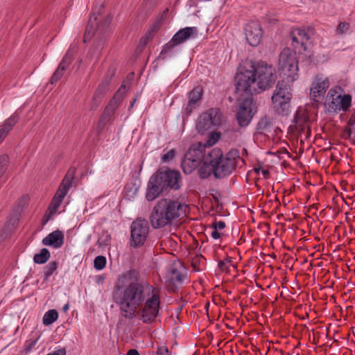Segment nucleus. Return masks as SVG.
Instances as JSON below:
<instances>
[{"label": "nucleus", "instance_id": "f257e3e1", "mask_svg": "<svg viewBox=\"0 0 355 355\" xmlns=\"http://www.w3.org/2000/svg\"><path fill=\"white\" fill-rule=\"evenodd\" d=\"M153 291L154 287L141 279L140 272L132 268L118 276L112 291V300L119 306L121 318L132 320L137 316L138 308Z\"/></svg>", "mask_w": 355, "mask_h": 355}, {"label": "nucleus", "instance_id": "f03ea898", "mask_svg": "<svg viewBox=\"0 0 355 355\" xmlns=\"http://www.w3.org/2000/svg\"><path fill=\"white\" fill-rule=\"evenodd\" d=\"M276 79L277 72L272 65L263 61H247L239 67L234 78L236 90L252 96L259 89L271 88Z\"/></svg>", "mask_w": 355, "mask_h": 355}, {"label": "nucleus", "instance_id": "7ed1b4c3", "mask_svg": "<svg viewBox=\"0 0 355 355\" xmlns=\"http://www.w3.org/2000/svg\"><path fill=\"white\" fill-rule=\"evenodd\" d=\"M298 71V60L295 53L288 48L284 49L279 56V71L284 80L277 82L271 98L272 107L279 115L286 116L289 113L292 93L288 83L297 80Z\"/></svg>", "mask_w": 355, "mask_h": 355}, {"label": "nucleus", "instance_id": "20e7f679", "mask_svg": "<svg viewBox=\"0 0 355 355\" xmlns=\"http://www.w3.org/2000/svg\"><path fill=\"white\" fill-rule=\"evenodd\" d=\"M181 173L168 168H159L154 173L147 183L146 199L150 202L171 190H178L181 187Z\"/></svg>", "mask_w": 355, "mask_h": 355}, {"label": "nucleus", "instance_id": "39448f33", "mask_svg": "<svg viewBox=\"0 0 355 355\" xmlns=\"http://www.w3.org/2000/svg\"><path fill=\"white\" fill-rule=\"evenodd\" d=\"M182 205L178 200L163 198L157 202L149 219L154 229L171 225L173 220L180 216Z\"/></svg>", "mask_w": 355, "mask_h": 355}, {"label": "nucleus", "instance_id": "423d86ee", "mask_svg": "<svg viewBox=\"0 0 355 355\" xmlns=\"http://www.w3.org/2000/svg\"><path fill=\"white\" fill-rule=\"evenodd\" d=\"M352 105V96L349 94L342 96L335 89L331 88L327 95L324 107L328 113L347 112Z\"/></svg>", "mask_w": 355, "mask_h": 355}, {"label": "nucleus", "instance_id": "0eeeda50", "mask_svg": "<svg viewBox=\"0 0 355 355\" xmlns=\"http://www.w3.org/2000/svg\"><path fill=\"white\" fill-rule=\"evenodd\" d=\"M213 163L214 177L216 179H223L229 176L235 169L234 165L230 164L224 158L223 151L219 148H214L209 153Z\"/></svg>", "mask_w": 355, "mask_h": 355}, {"label": "nucleus", "instance_id": "6e6552de", "mask_svg": "<svg viewBox=\"0 0 355 355\" xmlns=\"http://www.w3.org/2000/svg\"><path fill=\"white\" fill-rule=\"evenodd\" d=\"M223 113L218 107H211L202 113L196 123V130L203 135L212 128L218 126L222 122Z\"/></svg>", "mask_w": 355, "mask_h": 355}, {"label": "nucleus", "instance_id": "1a4fd4ad", "mask_svg": "<svg viewBox=\"0 0 355 355\" xmlns=\"http://www.w3.org/2000/svg\"><path fill=\"white\" fill-rule=\"evenodd\" d=\"M149 224L147 220L137 218L130 226V246L139 248L143 246L149 234Z\"/></svg>", "mask_w": 355, "mask_h": 355}, {"label": "nucleus", "instance_id": "9d476101", "mask_svg": "<svg viewBox=\"0 0 355 355\" xmlns=\"http://www.w3.org/2000/svg\"><path fill=\"white\" fill-rule=\"evenodd\" d=\"M145 302L137 310V315H141L145 324L152 323L157 318L160 306V297L157 293H152L146 298Z\"/></svg>", "mask_w": 355, "mask_h": 355}, {"label": "nucleus", "instance_id": "9b49d317", "mask_svg": "<svg viewBox=\"0 0 355 355\" xmlns=\"http://www.w3.org/2000/svg\"><path fill=\"white\" fill-rule=\"evenodd\" d=\"M103 10V5L99 8L96 7L92 10V16H91L84 34V42L90 40L94 34L96 32H103L108 28L111 22V17H107L101 22L97 21L98 16L101 15Z\"/></svg>", "mask_w": 355, "mask_h": 355}, {"label": "nucleus", "instance_id": "f8f14e48", "mask_svg": "<svg viewBox=\"0 0 355 355\" xmlns=\"http://www.w3.org/2000/svg\"><path fill=\"white\" fill-rule=\"evenodd\" d=\"M253 105L254 101L252 98H246L240 103L236 114V117L240 127H247L252 121L254 114L252 111Z\"/></svg>", "mask_w": 355, "mask_h": 355}, {"label": "nucleus", "instance_id": "ddd939ff", "mask_svg": "<svg viewBox=\"0 0 355 355\" xmlns=\"http://www.w3.org/2000/svg\"><path fill=\"white\" fill-rule=\"evenodd\" d=\"M185 277V268L182 264L180 263H173L171 265L166 275V279L173 292H177L178 290L176 284H182Z\"/></svg>", "mask_w": 355, "mask_h": 355}, {"label": "nucleus", "instance_id": "4468645a", "mask_svg": "<svg viewBox=\"0 0 355 355\" xmlns=\"http://www.w3.org/2000/svg\"><path fill=\"white\" fill-rule=\"evenodd\" d=\"M245 38L252 46H257L263 37V31L259 22L251 21L245 28Z\"/></svg>", "mask_w": 355, "mask_h": 355}, {"label": "nucleus", "instance_id": "2eb2a0df", "mask_svg": "<svg viewBox=\"0 0 355 355\" xmlns=\"http://www.w3.org/2000/svg\"><path fill=\"white\" fill-rule=\"evenodd\" d=\"M329 87V81L327 78H323L322 76H316L310 88L312 101L316 103L319 102L323 98Z\"/></svg>", "mask_w": 355, "mask_h": 355}, {"label": "nucleus", "instance_id": "dca6fc26", "mask_svg": "<svg viewBox=\"0 0 355 355\" xmlns=\"http://www.w3.org/2000/svg\"><path fill=\"white\" fill-rule=\"evenodd\" d=\"M76 171V169L75 167L71 166L69 168L53 198L62 201L67 195L69 189L71 186Z\"/></svg>", "mask_w": 355, "mask_h": 355}, {"label": "nucleus", "instance_id": "f3484780", "mask_svg": "<svg viewBox=\"0 0 355 355\" xmlns=\"http://www.w3.org/2000/svg\"><path fill=\"white\" fill-rule=\"evenodd\" d=\"M198 28L196 26L185 27L180 29L172 37L173 41L176 44H181L188 40L194 39L198 36Z\"/></svg>", "mask_w": 355, "mask_h": 355}, {"label": "nucleus", "instance_id": "a211bd4d", "mask_svg": "<svg viewBox=\"0 0 355 355\" xmlns=\"http://www.w3.org/2000/svg\"><path fill=\"white\" fill-rule=\"evenodd\" d=\"M109 78H105L103 82L98 85L92 98V102L90 106L91 110H96L99 106L102 99L109 90Z\"/></svg>", "mask_w": 355, "mask_h": 355}, {"label": "nucleus", "instance_id": "6ab92c4d", "mask_svg": "<svg viewBox=\"0 0 355 355\" xmlns=\"http://www.w3.org/2000/svg\"><path fill=\"white\" fill-rule=\"evenodd\" d=\"M293 122L299 136L302 137L303 135H304V139H308L311 136V129L308 125V119L306 117L301 116L297 112L295 114Z\"/></svg>", "mask_w": 355, "mask_h": 355}, {"label": "nucleus", "instance_id": "aec40b11", "mask_svg": "<svg viewBox=\"0 0 355 355\" xmlns=\"http://www.w3.org/2000/svg\"><path fill=\"white\" fill-rule=\"evenodd\" d=\"M64 240V236L62 231L57 230L49 234L42 239V244L47 246H52L55 248H60Z\"/></svg>", "mask_w": 355, "mask_h": 355}, {"label": "nucleus", "instance_id": "412c9836", "mask_svg": "<svg viewBox=\"0 0 355 355\" xmlns=\"http://www.w3.org/2000/svg\"><path fill=\"white\" fill-rule=\"evenodd\" d=\"M202 95V89L200 87H195L189 92L188 103L185 107L187 116L190 115L193 110L198 106L197 103L200 101Z\"/></svg>", "mask_w": 355, "mask_h": 355}, {"label": "nucleus", "instance_id": "4be33fe9", "mask_svg": "<svg viewBox=\"0 0 355 355\" xmlns=\"http://www.w3.org/2000/svg\"><path fill=\"white\" fill-rule=\"evenodd\" d=\"M205 146H202L200 143L198 144H193L191 146L184 157H187V159H193L194 162L201 163L205 158Z\"/></svg>", "mask_w": 355, "mask_h": 355}, {"label": "nucleus", "instance_id": "5701e85b", "mask_svg": "<svg viewBox=\"0 0 355 355\" xmlns=\"http://www.w3.org/2000/svg\"><path fill=\"white\" fill-rule=\"evenodd\" d=\"M201 164L199 165L198 168V172L199 177L201 179H206L209 177L211 174L214 175L213 163L211 162V157H208L206 158L205 161H203Z\"/></svg>", "mask_w": 355, "mask_h": 355}, {"label": "nucleus", "instance_id": "b1692460", "mask_svg": "<svg viewBox=\"0 0 355 355\" xmlns=\"http://www.w3.org/2000/svg\"><path fill=\"white\" fill-rule=\"evenodd\" d=\"M291 39L293 43L300 44L301 46L306 50V43L309 39V36L305 30L297 28L292 32Z\"/></svg>", "mask_w": 355, "mask_h": 355}, {"label": "nucleus", "instance_id": "393cba45", "mask_svg": "<svg viewBox=\"0 0 355 355\" xmlns=\"http://www.w3.org/2000/svg\"><path fill=\"white\" fill-rule=\"evenodd\" d=\"M179 44H176L175 42H173V38H171L168 42L162 46V51L156 60H164L168 58L173 57L175 55L174 49Z\"/></svg>", "mask_w": 355, "mask_h": 355}, {"label": "nucleus", "instance_id": "a878e982", "mask_svg": "<svg viewBox=\"0 0 355 355\" xmlns=\"http://www.w3.org/2000/svg\"><path fill=\"white\" fill-rule=\"evenodd\" d=\"M272 127V122L270 117L263 116L261 118L257 124V134H263L265 132H269Z\"/></svg>", "mask_w": 355, "mask_h": 355}, {"label": "nucleus", "instance_id": "bb28decb", "mask_svg": "<svg viewBox=\"0 0 355 355\" xmlns=\"http://www.w3.org/2000/svg\"><path fill=\"white\" fill-rule=\"evenodd\" d=\"M51 257V253L47 248H42L39 253L33 257V261L37 264H44L48 261Z\"/></svg>", "mask_w": 355, "mask_h": 355}, {"label": "nucleus", "instance_id": "cd10ccee", "mask_svg": "<svg viewBox=\"0 0 355 355\" xmlns=\"http://www.w3.org/2000/svg\"><path fill=\"white\" fill-rule=\"evenodd\" d=\"M200 164V162H196L191 159H187V157H184L182 163V167L185 174H191Z\"/></svg>", "mask_w": 355, "mask_h": 355}, {"label": "nucleus", "instance_id": "c85d7f7f", "mask_svg": "<svg viewBox=\"0 0 355 355\" xmlns=\"http://www.w3.org/2000/svg\"><path fill=\"white\" fill-rule=\"evenodd\" d=\"M113 114H114L112 112H111V111H110L108 108L105 107L103 112L101 115L100 119L98 122L97 130L98 131H101L104 128V127L106 125L107 122L110 120V119Z\"/></svg>", "mask_w": 355, "mask_h": 355}, {"label": "nucleus", "instance_id": "c756f323", "mask_svg": "<svg viewBox=\"0 0 355 355\" xmlns=\"http://www.w3.org/2000/svg\"><path fill=\"white\" fill-rule=\"evenodd\" d=\"M18 120V115L14 114L4 121L0 129L2 131L6 132V134L8 135V133L12 129L13 126L17 123Z\"/></svg>", "mask_w": 355, "mask_h": 355}, {"label": "nucleus", "instance_id": "7c9ffc66", "mask_svg": "<svg viewBox=\"0 0 355 355\" xmlns=\"http://www.w3.org/2000/svg\"><path fill=\"white\" fill-rule=\"evenodd\" d=\"M58 263L55 261L49 262L44 268V281L47 282L49 277L54 273L58 269Z\"/></svg>", "mask_w": 355, "mask_h": 355}, {"label": "nucleus", "instance_id": "2f4dec72", "mask_svg": "<svg viewBox=\"0 0 355 355\" xmlns=\"http://www.w3.org/2000/svg\"><path fill=\"white\" fill-rule=\"evenodd\" d=\"M58 318V313L55 309H51L46 311L43 317V324L49 325L53 324Z\"/></svg>", "mask_w": 355, "mask_h": 355}, {"label": "nucleus", "instance_id": "473e14b6", "mask_svg": "<svg viewBox=\"0 0 355 355\" xmlns=\"http://www.w3.org/2000/svg\"><path fill=\"white\" fill-rule=\"evenodd\" d=\"M224 158L236 168L237 164L236 159L240 158V153L239 150L232 148L224 155Z\"/></svg>", "mask_w": 355, "mask_h": 355}, {"label": "nucleus", "instance_id": "72a5a7b5", "mask_svg": "<svg viewBox=\"0 0 355 355\" xmlns=\"http://www.w3.org/2000/svg\"><path fill=\"white\" fill-rule=\"evenodd\" d=\"M73 53L70 50H68L64 56L62 58L58 67H61L62 69L65 71L70 65V64L72 62L73 60Z\"/></svg>", "mask_w": 355, "mask_h": 355}, {"label": "nucleus", "instance_id": "f704fd0d", "mask_svg": "<svg viewBox=\"0 0 355 355\" xmlns=\"http://www.w3.org/2000/svg\"><path fill=\"white\" fill-rule=\"evenodd\" d=\"M73 53L70 50H68L64 56L62 58L58 67H61L62 69L65 71L70 65V64L72 62L73 60Z\"/></svg>", "mask_w": 355, "mask_h": 355}, {"label": "nucleus", "instance_id": "c9c22d12", "mask_svg": "<svg viewBox=\"0 0 355 355\" xmlns=\"http://www.w3.org/2000/svg\"><path fill=\"white\" fill-rule=\"evenodd\" d=\"M158 25L154 24L150 31L146 33L144 36H143L140 40V45L142 46H145L150 39H151L154 36V33L157 31Z\"/></svg>", "mask_w": 355, "mask_h": 355}, {"label": "nucleus", "instance_id": "e433bc0d", "mask_svg": "<svg viewBox=\"0 0 355 355\" xmlns=\"http://www.w3.org/2000/svg\"><path fill=\"white\" fill-rule=\"evenodd\" d=\"M107 260L104 256H97L94 261V267L96 270H101L106 266Z\"/></svg>", "mask_w": 355, "mask_h": 355}, {"label": "nucleus", "instance_id": "4c0bfd02", "mask_svg": "<svg viewBox=\"0 0 355 355\" xmlns=\"http://www.w3.org/2000/svg\"><path fill=\"white\" fill-rule=\"evenodd\" d=\"M126 91L127 86L123 83L119 87V89L114 94L113 98L118 101V102L121 103L124 98V94L126 92Z\"/></svg>", "mask_w": 355, "mask_h": 355}, {"label": "nucleus", "instance_id": "58836bf2", "mask_svg": "<svg viewBox=\"0 0 355 355\" xmlns=\"http://www.w3.org/2000/svg\"><path fill=\"white\" fill-rule=\"evenodd\" d=\"M64 69H62L60 67H58V68L54 71V73H53V75H52V76L51 78V80H50L51 83V84H54L56 82H58L59 80H60L61 78L64 75Z\"/></svg>", "mask_w": 355, "mask_h": 355}, {"label": "nucleus", "instance_id": "ea45409f", "mask_svg": "<svg viewBox=\"0 0 355 355\" xmlns=\"http://www.w3.org/2000/svg\"><path fill=\"white\" fill-rule=\"evenodd\" d=\"M8 163V157L7 155L0 156V178L5 173Z\"/></svg>", "mask_w": 355, "mask_h": 355}, {"label": "nucleus", "instance_id": "a19ab883", "mask_svg": "<svg viewBox=\"0 0 355 355\" xmlns=\"http://www.w3.org/2000/svg\"><path fill=\"white\" fill-rule=\"evenodd\" d=\"M56 211V210L52 209V208L49 207L47 211L42 219V225H45Z\"/></svg>", "mask_w": 355, "mask_h": 355}, {"label": "nucleus", "instance_id": "79ce46f5", "mask_svg": "<svg viewBox=\"0 0 355 355\" xmlns=\"http://www.w3.org/2000/svg\"><path fill=\"white\" fill-rule=\"evenodd\" d=\"M349 28V25L346 22H340L338 25L336 32L339 35L345 33Z\"/></svg>", "mask_w": 355, "mask_h": 355}, {"label": "nucleus", "instance_id": "37998d69", "mask_svg": "<svg viewBox=\"0 0 355 355\" xmlns=\"http://www.w3.org/2000/svg\"><path fill=\"white\" fill-rule=\"evenodd\" d=\"M120 103V102H118V101L112 98L110 101L109 104L105 107V108H108L109 110L114 114L116 109L118 108Z\"/></svg>", "mask_w": 355, "mask_h": 355}, {"label": "nucleus", "instance_id": "c03bdc74", "mask_svg": "<svg viewBox=\"0 0 355 355\" xmlns=\"http://www.w3.org/2000/svg\"><path fill=\"white\" fill-rule=\"evenodd\" d=\"M175 155V150L174 149H171L162 156V160L163 162H169L174 158Z\"/></svg>", "mask_w": 355, "mask_h": 355}, {"label": "nucleus", "instance_id": "a18cd8bd", "mask_svg": "<svg viewBox=\"0 0 355 355\" xmlns=\"http://www.w3.org/2000/svg\"><path fill=\"white\" fill-rule=\"evenodd\" d=\"M226 225L225 223L223 220L217 221L214 220L211 225L210 228L211 229H216V230H223L225 227Z\"/></svg>", "mask_w": 355, "mask_h": 355}, {"label": "nucleus", "instance_id": "49530a36", "mask_svg": "<svg viewBox=\"0 0 355 355\" xmlns=\"http://www.w3.org/2000/svg\"><path fill=\"white\" fill-rule=\"evenodd\" d=\"M352 135H353L354 139H355V125L353 128H346L345 130L344 137L345 139L351 138Z\"/></svg>", "mask_w": 355, "mask_h": 355}, {"label": "nucleus", "instance_id": "de8ad7c7", "mask_svg": "<svg viewBox=\"0 0 355 355\" xmlns=\"http://www.w3.org/2000/svg\"><path fill=\"white\" fill-rule=\"evenodd\" d=\"M231 262V257H227L225 260L219 261L218 263V266L220 270L224 271L225 270L226 264Z\"/></svg>", "mask_w": 355, "mask_h": 355}, {"label": "nucleus", "instance_id": "09e8293b", "mask_svg": "<svg viewBox=\"0 0 355 355\" xmlns=\"http://www.w3.org/2000/svg\"><path fill=\"white\" fill-rule=\"evenodd\" d=\"M214 193H210V195L211 196L213 200L216 202V203H218L219 202V200L221 198V193L220 192L217 190V189H213L211 190Z\"/></svg>", "mask_w": 355, "mask_h": 355}, {"label": "nucleus", "instance_id": "8fccbe9b", "mask_svg": "<svg viewBox=\"0 0 355 355\" xmlns=\"http://www.w3.org/2000/svg\"><path fill=\"white\" fill-rule=\"evenodd\" d=\"M61 200L56 199L55 198H53L49 207L52 208V209L58 210V207H60V204L62 203Z\"/></svg>", "mask_w": 355, "mask_h": 355}, {"label": "nucleus", "instance_id": "3c124183", "mask_svg": "<svg viewBox=\"0 0 355 355\" xmlns=\"http://www.w3.org/2000/svg\"><path fill=\"white\" fill-rule=\"evenodd\" d=\"M37 342V339L32 340L31 343H29L28 345H26L25 348L26 353L30 352L32 349L35 346L36 343Z\"/></svg>", "mask_w": 355, "mask_h": 355}, {"label": "nucleus", "instance_id": "603ef678", "mask_svg": "<svg viewBox=\"0 0 355 355\" xmlns=\"http://www.w3.org/2000/svg\"><path fill=\"white\" fill-rule=\"evenodd\" d=\"M221 135L218 132H211L210 135V139L213 140V144H214L220 137Z\"/></svg>", "mask_w": 355, "mask_h": 355}, {"label": "nucleus", "instance_id": "864d4df0", "mask_svg": "<svg viewBox=\"0 0 355 355\" xmlns=\"http://www.w3.org/2000/svg\"><path fill=\"white\" fill-rule=\"evenodd\" d=\"M46 355H66V350L64 348L59 349Z\"/></svg>", "mask_w": 355, "mask_h": 355}, {"label": "nucleus", "instance_id": "5fc2aeb1", "mask_svg": "<svg viewBox=\"0 0 355 355\" xmlns=\"http://www.w3.org/2000/svg\"><path fill=\"white\" fill-rule=\"evenodd\" d=\"M211 236L214 239H218L221 237V234L219 233L217 230L213 229V231L211 233Z\"/></svg>", "mask_w": 355, "mask_h": 355}, {"label": "nucleus", "instance_id": "6e6d98bb", "mask_svg": "<svg viewBox=\"0 0 355 355\" xmlns=\"http://www.w3.org/2000/svg\"><path fill=\"white\" fill-rule=\"evenodd\" d=\"M107 239L103 240L102 238H99L97 241V244L99 247H103L107 245L106 243Z\"/></svg>", "mask_w": 355, "mask_h": 355}, {"label": "nucleus", "instance_id": "4d7b16f0", "mask_svg": "<svg viewBox=\"0 0 355 355\" xmlns=\"http://www.w3.org/2000/svg\"><path fill=\"white\" fill-rule=\"evenodd\" d=\"M168 349L165 347L164 349H159L157 352V355H168Z\"/></svg>", "mask_w": 355, "mask_h": 355}, {"label": "nucleus", "instance_id": "13d9d810", "mask_svg": "<svg viewBox=\"0 0 355 355\" xmlns=\"http://www.w3.org/2000/svg\"><path fill=\"white\" fill-rule=\"evenodd\" d=\"M348 125L351 126L352 128H353L354 126H355V116H351L350 119H349L348 121Z\"/></svg>", "mask_w": 355, "mask_h": 355}, {"label": "nucleus", "instance_id": "bf43d9fd", "mask_svg": "<svg viewBox=\"0 0 355 355\" xmlns=\"http://www.w3.org/2000/svg\"><path fill=\"white\" fill-rule=\"evenodd\" d=\"M261 173L265 179H268L270 176V172L268 170L262 169Z\"/></svg>", "mask_w": 355, "mask_h": 355}, {"label": "nucleus", "instance_id": "052dcab7", "mask_svg": "<svg viewBox=\"0 0 355 355\" xmlns=\"http://www.w3.org/2000/svg\"><path fill=\"white\" fill-rule=\"evenodd\" d=\"M127 355H139V354L137 349H132L128 352Z\"/></svg>", "mask_w": 355, "mask_h": 355}, {"label": "nucleus", "instance_id": "680f3d73", "mask_svg": "<svg viewBox=\"0 0 355 355\" xmlns=\"http://www.w3.org/2000/svg\"><path fill=\"white\" fill-rule=\"evenodd\" d=\"M7 136L6 132L2 131L0 129V143L3 140V139Z\"/></svg>", "mask_w": 355, "mask_h": 355}, {"label": "nucleus", "instance_id": "e2e57ef3", "mask_svg": "<svg viewBox=\"0 0 355 355\" xmlns=\"http://www.w3.org/2000/svg\"><path fill=\"white\" fill-rule=\"evenodd\" d=\"M261 170H262V168H261V166H259V167H257V168H254V173H257V174H259V172H260Z\"/></svg>", "mask_w": 355, "mask_h": 355}, {"label": "nucleus", "instance_id": "0e129e2a", "mask_svg": "<svg viewBox=\"0 0 355 355\" xmlns=\"http://www.w3.org/2000/svg\"><path fill=\"white\" fill-rule=\"evenodd\" d=\"M68 309H69V304H66L63 306L62 310H63V311L67 312V311H68Z\"/></svg>", "mask_w": 355, "mask_h": 355}, {"label": "nucleus", "instance_id": "69168bd1", "mask_svg": "<svg viewBox=\"0 0 355 355\" xmlns=\"http://www.w3.org/2000/svg\"><path fill=\"white\" fill-rule=\"evenodd\" d=\"M136 101H137V98H135V99L131 102V103H130V108H132V107H133L134 104H135V103L136 102Z\"/></svg>", "mask_w": 355, "mask_h": 355}, {"label": "nucleus", "instance_id": "338daca9", "mask_svg": "<svg viewBox=\"0 0 355 355\" xmlns=\"http://www.w3.org/2000/svg\"><path fill=\"white\" fill-rule=\"evenodd\" d=\"M225 325H226L227 328H228L229 329H232V327L229 324H226Z\"/></svg>", "mask_w": 355, "mask_h": 355}, {"label": "nucleus", "instance_id": "774afa93", "mask_svg": "<svg viewBox=\"0 0 355 355\" xmlns=\"http://www.w3.org/2000/svg\"><path fill=\"white\" fill-rule=\"evenodd\" d=\"M206 306H207V309H208V307H209V303H208V304H207Z\"/></svg>", "mask_w": 355, "mask_h": 355}]
</instances>
